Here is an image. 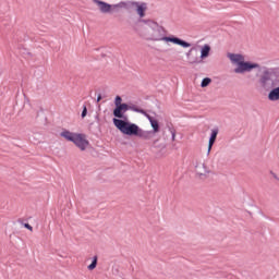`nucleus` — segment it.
Returning a JSON list of instances; mask_svg holds the SVG:
<instances>
[{
	"label": "nucleus",
	"instance_id": "7ed1b4c3",
	"mask_svg": "<svg viewBox=\"0 0 279 279\" xmlns=\"http://www.w3.org/2000/svg\"><path fill=\"white\" fill-rule=\"evenodd\" d=\"M113 125L121 132V134H125L126 136H136L138 134L140 126L134 124L128 119H113Z\"/></svg>",
	"mask_w": 279,
	"mask_h": 279
},
{
	"label": "nucleus",
	"instance_id": "4be33fe9",
	"mask_svg": "<svg viewBox=\"0 0 279 279\" xmlns=\"http://www.w3.org/2000/svg\"><path fill=\"white\" fill-rule=\"evenodd\" d=\"M97 101H101V95L97 97Z\"/></svg>",
	"mask_w": 279,
	"mask_h": 279
},
{
	"label": "nucleus",
	"instance_id": "2eb2a0df",
	"mask_svg": "<svg viewBox=\"0 0 279 279\" xmlns=\"http://www.w3.org/2000/svg\"><path fill=\"white\" fill-rule=\"evenodd\" d=\"M210 56V46L204 45L201 49V58L204 60V58H208Z\"/></svg>",
	"mask_w": 279,
	"mask_h": 279
},
{
	"label": "nucleus",
	"instance_id": "20e7f679",
	"mask_svg": "<svg viewBox=\"0 0 279 279\" xmlns=\"http://www.w3.org/2000/svg\"><path fill=\"white\" fill-rule=\"evenodd\" d=\"M94 3H96V5H98L100 12H102V14H108L110 12H112V10L114 8H125V5H128V3L125 2H120L118 4H108L107 2H104L101 0H94Z\"/></svg>",
	"mask_w": 279,
	"mask_h": 279
},
{
	"label": "nucleus",
	"instance_id": "a211bd4d",
	"mask_svg": "<svg viewBox=\"0 0 279 279\" xmlns=\"http://www.w3.org/2000/svg\"><path fill=\"white\" fill-rule=\"evenodd\" d=\"M121 101H123L121 96H117L116 99H114L116 108H118L119 106H123V104Z\"/></svg>",
	"mask_w": 279,
	"mask_h": 279
},
{
	"label": "nucleus",
	"instance_id": "ddd939ff",
	"mask_svg": "<svg viewBox=\"0 0 279 279\" xmlns=\"http://www.w3.org/2000/svg\"><path fill=\"white\" fill-rule=\"evenodd\" d=\"M217 134H219V130L214 129L211 131V135H210V138H209L207 154H210V151L213 149V146L215 145V141H217Z\"/></svg>",
	"mask_w": 279,
	"mask_h": 279
},
{
	"label": "nucleus",
	"instance_id": "f257e3e1",
	"mask_svg": "<svg viewBox=\"0 0 279 279\" xmlns=\"http://www.w3.org/2000/svg\"><path fill=\"white\" fill-rule=\"evenodd\" d=\"M146 36L148 40H153V43H172L173 45H179L184 49L191 47V44L184 41L178 37H167V29L160 26L158 23L154 21H147Z\"/></svg>",
	"mask_w": 279,
	"mask_h": 279
},
{
	"label": "nucleus",
	"instance_id": "4468645a",
	"mask_svg": "<svg viewBox=\"0 0 279 279\" xmlns=\"http://www.w3.org/2000/svg\"><path fill=\"white\" fill-rule=\"evenodd\" d=\"M269 101H279V87L274 88L268 94Z\"/></svg>",
	"mask_w": 279,
	"mask_h": 279
},
{
	"label": "nucleus",
	"instance_id": "412c9836",
	"mask_svg": "<svg viewBox=\"0 0 279 279\" xmlns=\"http://www.w3.org/2000/svg\"><path fill=\"white\" fill-rule=\"evenodd\" d=\"M172 134V141H175V131H171Z\"/></svg>",
	"mask_w": 279,
	"mask_h": 279
},
{
	"label": "nucleus",
	"instance_id": "f8f14e48",
	"mask_svg": "<svg viewBox=\"0 0 279 279\" xmlns=\"http://www.w3.org/2000/svg\"><path fill=\"white\" fill-rule=\"evenodd\" d=\"M60 136L62 138H65V141H69L70 143H73L75 136H77V133H73L69 130H63L61 133H60Z\"/></svg>",
	"mask_w": 279,
	"mask_h": 279
},
{
	"label": "nucleus",
	"instance_id": "0eeeda50",
	"mask_svg": "<svg viewBox=\"0 0 279 279\" xmlns=\"http://www.w3.org/2000/svg\"><path fill=\"white\" fill-rule=\"evenodd\" d=\"M130 4L133 7V8H136V12L140 16V19H143L145 16V12H147V3L145 2H142V3H138V2H130Z\"/></svg>",
	"mask_w": 279,
	"mask_h": 279
},
{
	"label": "nucleus",
	"instance_id": "6e6552de",
	"mask_svg": "<svg viewBox=\"0 0 279 279\" xmlns=\"http://www.w3.org/2000/svg\"><path fill=\"white\" fill-rule=\"evenodd\" d=\"M136 136L143 141H151V138H154V133L151 131H145L140 128Z\"/></svg>",
	"mask_w": 279,
	"mask_h": 279
},
{
	"label": "nucleus",
	"instance_id": "f03ea898",
	"mask_svg": "<svg viewBox=\"0 0 279 279\" xmlns=\"http://www.w3.org/2000/svg\"><path fill=\"white\" fill-rule=\"evenodd\" d=\"M227 57L232 62V64H236L234 69V73H250L253 69H260L258 63L245 62V57L236 53H228Z\"/></svg>",
	"mask_w": 279,
	"mask_h": 279
},
{
	"label": "nucleus",
	"instance_id": "423d86ee",
	"mask_svg": "<svg viewBox=\"0 0 279 279\" xmlns=\"http://www.w3.org/2000/svg\"><path fill=\"white\" fill-rule=\"evenodd\" d=\"M128 110H130V107L128 106V104H122V106L114 108L113 117H116V119L125 120L128 119L125 117V112H128Z\"/></svg>",
	"mask_w": 279,
	"mask_h": 279
},
{
	"label": "nucleus",
	"instance_id": "9b49d317",
	"mask_svg": "<svg viewBox=\"0 0 279 279\" xmlns=\"http://www.w3.org/2000/svg\"><path fill=\"white\" fill-rule=\"evenodd\" d=\"M270 80H271V72L269 70H266L263 72V74L259 77V84L262 86H267Z\"/></svg>",
	"mask_w": 279,
	"mask_h": 279
},
{
	"label": "nucleus",
	"instance_id": "1a4fd4ad",
	"mask_svg": "<svg viewBox=\"0 0 279 279\" xmlns=\"http://www.w3.org/2000/svg\"><path fill=\"white\" fill-rule=\"evenodd\" d=\"M195 172L202 178L208 175V173H210V169H208V167H206L204 163H198L195 167Z\"/></svg>",
	"mask_w": 279,
	"mask_h": 279
},
{
	"label": "nucleus",
	"instance_id": "9d476101",
	"mask_svg": "<svg viewBox=\"0 0 279 279\" xmlns=\"http://www.w3.org/2000/svg\"><path fill=\"white\" fill-rule=\"evenodd\" d=\"M147 119H148V121L150 123V126L153 128L151 133L153 134H158V132H160V123L158 122V120H156L151 116H147Z\"/></svg>",
	"mask_w": 279,
	"mask_h": 279
},
{
	"label": "nucleus",
	"instance_id": "aec40b11",
	"mask_svg": "<svg viewBox=\"0 0 279 279\" xmlns=\"http://www.w3.org/2000/svg\"><path fill=\"white\" fill-rule=\"evenodd\" d=\"M25 228H27V230H31V232H32V230H34V228L31 227L29 223H26V225H25Z\"/></svg>",
	"mask_w": 279,
	"mask_h": 279
},
{
	"label": "nucleus",
	"instance_id": "39448f33",
	"mask_svg": "<svg viewBox=\"0 0 279 279\" xmlns=\"http://www.w3.org/2000/svg\"><path fill=\"white\" fill-rule=\"evenodd\" d=\"M72 143L75 144L81 151H86L88 145H90V142L86 140V135L82 133H77Z\"/></svg>",
	"mask_w": 279,
	"mask_h": 279
},
{
	"label": "nucleus",
	"instance_id": "dca6fc26",
	"mask_svg": "<svg viewBox=\"0 0 279 279\" xmlns=\"http://www.w3.org/2000/svg\"><path fill=\"white\" fill-rule=\"evenodd\" d=\"M210 82H213V80H210V78H208V77L204 78V80L202 81V83H201L202 88H206V86H209V85H210Z\"/></svg>",
	"mask_w": 279,
	"mask_h": 279
},
{
	"label": "nucleus",
	"instance_id": "6ab92c4d",
	"mask_svg": "<svg viewBox=\"0 0 279 279\" xmlns=\"http://www.w3.org/2000/svg\"><path fill=\"white\" fill-rule=\"evenodd\" d=\"M86 114H88V109L86 108V106H84L82 111V119H84Z\"/></svg>",
	"mask_w": 279,
	"mask_h": 279
},
{
	"label": "nucleus",
	"instance_id": "5701e85b",
	"mask_svg": "<svg viewBox=\"0 0 279 279\" xmlns=\"http://www.w3.org/2000/svg\"><path fill=\"white\" fill-rule=\"evenodd\" d=\"M156 143H158V141H155V142H154V145H156Z\"/></svg>",
	"mask_w": 279,
	"mask_h": 279
},
{
	"label": "nucleus",
	"instance_id": "f3484780",
	"mask_svg": "<svg viewBox=\"0 0 279 279\" xmlns=\"http://www.w3.org/2000/svg\"><path fill=\"white\" fill-rule=\"evenodd\" d=\"M97 267V256L94 257L92 264L87 267V269H89V271H93V269H95Z\"/></svg>",
	"mask_w": 279,
	"mask_h": 279
}]
</instances>
